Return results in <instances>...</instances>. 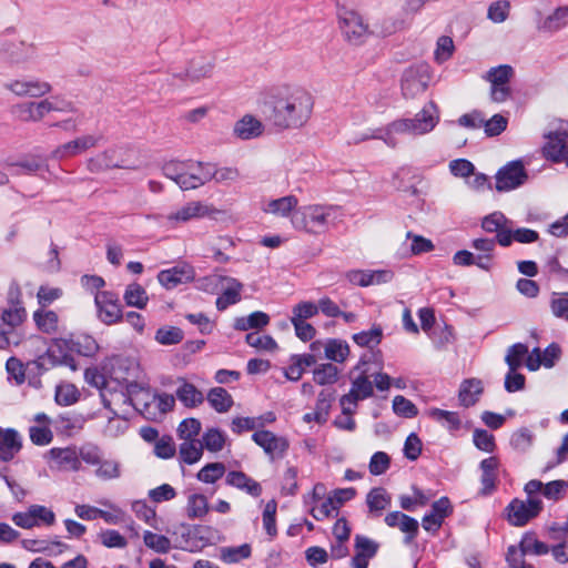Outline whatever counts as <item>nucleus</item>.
I'll return each mask as SVG.
<instances>
[{
    "mask_svg": "<svg viewBox=\"0 0 568 568\" xmlns=\"http://www.w3.org/2000/svg\"><path fill=\"white\" fill-rule=\"evenodd\" d=\"M121 388L120 393L114 390V395L119 397L124 404L132 405L136 410H139L146 418H152L155 416V413L151 410V392L150 388L144 387L141 384L135 382L124 381L123 383H119Z\"/></svg>",
    "mask_w": 568,
    "mask_h": 568,
    "instance_id": "0eeeda50",
    "label": "nucleus"
},
{
    "mask_svg": "<svg viewBox=\"0 0 568 568\" xmlns=\"http://www.w3.org/2000/svg\"><path fill=\"white\" fill-rule=\"evenodd\" d=\"M252 548L248 544L221 549V559L226 564H236L251 557Z\"/></svg>",
    "mask_w": 568,
    "mask_h": 568,
    "instance_id": "4d7b16f0",
    "label": "nucleus"
},
{
    "mask_svg": "<svg viewBox=\"0 0 568 568\" xmlns=\"http://www.w3.org/2000/svg\"><path fill=\"white\" fill-rule=\"evenodd\" d=\"M264 108L267 120L276 129H301L312 116L314 98L304 88L281 85L268 92Z\"/></svg>",
    "mask_w": 568,
    "mask_h": 568,
    "instance_id": "f257e3e1",
    "label": "nucleus"
},
{
    "mask_svg": "<svg viewBox=\"0 0 568 568\" xmlns=\"http://www.w3.org/2000/svg\"><path fill=\"white\" fill-rule=\"evenodd\" d=\"M100 504L108 509H100L99 518L103 519L109 525H119L124 521L125 511L118 505L108 499L101 500Z\"/></svg>",
    "mask_w": 568,
    "mask_h": 568,
    "instance_id": "052dcab7",
    "label": "nucleus"
},
{
    "mask_svg": "<svg viewBox=\"0 0 568 568\" xmlns=\"http://www.w3.org/2000/svg\"><path fill=\"white\" fill-rule=\"evenodd\" d=\"M220 211L215 209L213 205H209L201 201H191L171 212L165 216L168 223L172 226H175L181 223H186L194 219H203L206 216H214L219 214Z\"/></svg>",
    "mask_w": 568,
    "mask_h": 568,
    "instance_id": "dca6fc26",
    "label": "nucleus"
},
{
    "mask_svg": "<svg viewBox=\"0 0 568 568\" xmlns=\"http://www.w3.org/2000/svg\"><path fill=\"white\" fill-rule=\"evenodd\" d=\"M338 18L339 28L349 43L358 45L366 41L369 36L368 26L364 23L363 18L357 12L343 10Z\"/></svg>",
    "mask_w": 568,
    "mask_h": 568,
    "instance_id": "4468645a",
    "label": "nucleus"
},
{
    "mask_svg": "<svg viewBox=\"0 0 568 568\" xmlns=\"http://www.w3.org/2000/svg\"><path fill=\"white\" fill-rule=\"evenodd\" d=\"M211 285L221 286L222 294L216 298V308L225 311L229 306L234 305L241 301V292L243 284L231 276L213 274L205 278Z\"/></svg>",
    "mask_w": 568,
    "mask_h": 568,
    "instance_id": "ddd939ff",
    "label": "nucleus"
},
{
    "mask_svg": "<svg viewBox=\"0 0 568 568\" xmlns=\"http://www.w3.org/2000/svg\"><path fill=\"white\" fill-rule=\"evenodd\" d=\"M298 200L295 195H286L280 199L271 200L263 207L265 213L274 214L281 217L292 216L297 210Z\"/></svg>",
    "mask_w": 568,
    "mask_h": 568,
    "instance_id": "c9c22d12",
    "label": "nucleus"
},
{
    "mask_svg": "<svg viewBox=\"0 0 568 568\" xmlns=\"http://www.w3.org/2000/svg\"><path fill=\"white\" fill-rule=\"evenodd\" d=\"M495 187L498 192H509L521 186L528 179L521 161L516 160L500 168L496 173Z\"/></svg>",
    "mask_w": 568,
    "mask_h": 568,
    "instance_id": "2eb2a0df",
    "label": "nucleus"
},
{
    "mask_svg": "<svg viewBox=\"0 0 568 568\" xmlns=\"http://www.w3.org/2000/svg\"><path fill=\"white\" fill-rule=\"evenodd\" d=\"M515 71L508 64H500L488 70L485 79L490 83V98L494 102H505L511 94L509 82Z\"/></svg>",
    "mask_w": 568,
    "mask_h": 568,
    "instance_id": "9b49d317",
    "label": "nucleus"
},
{
    "mask_svg": "<svg viewBox=\"0 0 568 568\" xmlns=\"http://www.w3.org/2000/svg\"><path fill=\"white\" fill-rule=\"evenodd\" d=\"M566 27H568V6L557 8L537 23L539 31L548 33H555Z\"/></svg>",
    "mask_w": 568,
    "mask_h": 568,
    "instance_id": "f704fd0d",
    "label": "nucleus"
},
{
    "mask_svg": "<svg viewBox=\"0 0 568 568\" xmlns=\"http://www.w3.org/2000/svg\"><path fill=\"white\" fill-rule=\"evenodd\" d=\"M101 136L94 134H83L71 141L57 146L50 154L51 159L64 160L80 155L98 145Z\"/></svg>",
    "mask_w": 568,
    "mask_h": 568,
    "instance_id": "a211bd4d",
    "label": "nucleus"
},
{
    "mask_svg": "<svg viewBox=\"0 0 568 568\" xmlns=\"http://www.w3.org/2000/svg\"><path fill=\"white\" fill-rule=\"evenodd\" d=\"M392 496L383 487H374L366 495V505L369 513L376 516L381 515L383 510L389 507Z\"/></svg>",
    "mask_w": 568,
    "mask_h": 568,
    "instance_id": "ea45409f",
    "label": "nucleus"
},
{
    "mask_svg": "<svg viewBox=\"0 0 568 568\" xmlns=\"http://www.w3.org/2000/svg\"><path fill=\"white\" fill-rule=\"evenodd\" d=\"M225 481L229 486L243 490L252 497H258L262 494L261 484L243 471H229Z\"/></svg>",
    "mask_w": 568,
    "mask_h": 568,
    "instance_id": "72a5a7b5",
    "label": "nucleus"
},
{
    "mask_svg": "<svg viewBox=\"0 0 568 568\" xmlns=\"http://www.w3.org/2000/svg\"><path fill=\"white\" fill-rule=\"evenodd\" d=\"M270 323V316L261 311L251 313L247 316L237 317L234 321V328L237 331H248L253 328H263Z\"/></svg>",
    "mask_w": 568,
    "mask_h": 568,
    "instance_id": "a18cd8bd",
    "label": "nucleus"
},
{
    "mask_svg": "<svg viewBox=\"0 0 568 568\" xmlns=\"http://www.w3.org/2000/svg\"><path fill=\"white\" fill-rule=\"evenodd\" d=\"M454 511L453 505L448 497H440L434 501L430 507V511L425 514L422 519L423 528L432 534L436 535L443 526L445 519L449 517Z\"/></svg>",
    "mask_w": 568,
    "mask_h": 568,
    "instance_id": "aec40b11",
    "label": "nucleus"
},
{
    "mask_svg": "<svg viewBox=\"0 0 568 568\" xmlns=\"http://www.w3.org/2000/svg\"><path fill=\"white\" fill-rule=\"evenodd\" d=\"M385 524L390 528H398L405 534L404 542L409 545L417 537L419 524L417 519L402 513L390 511L385 516Z\"/></svg>",
    "mask_w": 568,
    "mask_h": 568,
    "instance_id": "b1692460",
    "label": "nucleus"
},
{
    "mask_svg": "<svg viewBox=\"0 0 568 568\" xmlns=\"http://www.w3.org/2000/svg\"><path fill=\"white\" fill-rule=\"evenodd\" d=\"M206 530H209V528L202 526L186 528V532L182 535L184 540L181 541L178 547L189 551H194L201 548L202 546H204V544L209 541L207 538H204L202 536V532Z\"/></svg>",
    "mask_w": 568,
    "mask_h": 568,
    "instance_id": "37998d69",
    "label": "nucleus"
},
{
    "mask_svg": "<svg viewBox=\"0 0 568 568\" xmlns=\"http://www.w3.org/2000/svg\"><path fill=\"white\" fill-rule=\"evenodd\" d=\"M32 318L40 332L49 335L58 332L59 316L54 311L39 308L33 312Z\"/></svg>",
    "mask_w": 568,
    "mask_h": 568,
    "instance_id": "58836bf2",
    "label": "nucleus"
},
{
    "mask_svg": "<svg viewBox=\"0 0 568 568\" xmlns=\"http://www.w3.org/2000/svg\"><path fill=\"white\" fill-rule=\"evenodd\" d=\"M176 399L186 407L195 408L202 405L205 400L204 394L192 383L184 378L179 379V386L175 390Z\"/></svg>",
    "mask_w": 568,
    "mask_h": 568,
    "instance_id": "c756f323",
    "label": "nucleus"
},
{
    "mask_svg": "<svg viewBox=\"0 0 568 568\" xmlns=\"http://www.w3.org/2000/svg\"><path fill=\"white\" fill-rule=\"evenodd\" d=\"M4 89L18 98L40 99L51 93L52 85L39 78L21 77L6 82Z\"/></svg>",
    "mask_w": 568,
    "mask_h": 568,
    "instance_id": "1a4fd4ad",
    "label": "nucleus"
},
{
    "mask_svg": "<svg viewBox=\"0 0 568 568\" xmlns=\"http://www.w3.org/2000/svg\"><path fill=\"white\" fill-rule=\"evenodd\" d=\"M383 337V331L379 326H373L368 331H362L353 335V341L362 347H374L378 345Z\"/></svg>",
    "mask_w": 568,
    "mask_h": 568,
    "instance_id": "680f3d73",
    "label": "nucleus"
},
{
    "mask_svg": "<svg viewBox=\"0 0 568 568\" xmlns=\"http://www.w3.org/2000/svg\"><path fill=\"white\" fill-rule=\"evenodd\" d=\"M519 544L526 555L541 556L549 552V546L538 540L534 531L525 532Z\"/></svg>",
    "mask_w": 568,
    "mask_h": 568,
    "instance_id": "864d4df0",
    "label": "nucleus"
},
{
    "mask_svg": "<svg viewBox=\"0 0 568 568\" xmlns=\"http://www.w3.org/2000/svg\"><path fill=\"white\" fill-rule=\"evenodd\" d=\"M499 466L500 462L496 456L487 457L479 463V469L481 473V488L479 490V494L481 496H490L496 490Z\"/></svg>",
    "mask_w": 568,
    "mask_h": 568,
    "instance_id": "393cba45",
    "label": "nucleus"
},
{
    "mask_svg": "<svg viewBox=\"0 0 568 568\" xmlns=\"http://www.w3.org/2000/svg\"><path fill=\"white\" fill-rule=\"evenodd\" d=\"M201 427V422L197 418H185L179 424L178 436L183 440H197Z\"/></svg>",
    "mask_w": 568,
    "mask_h": 568,
    "instance_id": "69168bd1",
    "label": "nucleus"
},
{
    "mask_svg": "<svg viewBox=\"0 0 568 568\" xmlns=\"http://www.w3.org/2000/svg\"><path fill=\"white\" fill-rule=\"evenodd\" d=\"M310 513L314 519L325 520L337 514V506L334 503V498L331 496L327 498H320L318 503L311 506Z\"/></svg>",
    "mask_w": 568,
    "mask_h": 568,
    "instance_id": "5fc2aeb1",
    "label": "nucleus"
},
{
    "mask_svg": "<svg viewBox=\"0 0 568 568\" xmlns=\"http://www.w3.org/2000/svg\"><path fill=\"white\" fill-rule=\"evenodd\" d=\"M70 344L73 353L87 357L93 356L99 349V345L95 339L89 335H80L77 338L70 339Z\"/></svg>",
    "mask_w": 568,
    "mask_h": 568,
    "instance_id": "13d9d810",
    "label": "nucleus"
},
{
    "mask_svg": "<svg viewBox=\"0 0 568 568\" xmlns=\"http://www.w3.org/2000/svg\"><path fill=\"white\" fill-rule=\"evenodd\" d=\"M225 440V434L221 429L212 427L204 432L202 435V440L200 442L203 445V448L212 453H217L223 449Z\"/></svg>",
    "mask_w": 568,
    "mask_h": 568,
    "instance_id": "603ef678",
    "label": "nucleus"
},
{
    "mask_svg": "<svg viewBox=\"0 0 568 568\" xmlns=\"http://www.w3.org/2000/svg\"><path fill=\"white\" fill-rule=\"evenodd\" d=\"M325 357L336 363H343L349 355V346L342 339L331 338L325 345Z\"/></svg>",
    "mask_w": 568,
    "mask_h": 568,
    "instance_id": "3c124183",
    "label": "nucleus"
},
{
    "mask_svg": "<svg viewBox=\"0 0 568 568\" xmlns=\"http://www.w3.org/2000/svg\"><path fill=\"white\" fill-rule=\"evenodd\" d=\"M143 541L145 546L159 554H166L171 549V540L164 536L152 531H144Z\"/></svg>",
    "mask_w": 568,
    "mask_h": 568,
    "instance_id": "e2e57ef3",
    "label": "nucleus"
},
{
    "mask_svg": "<svg viewBox=\"0 0 568 568\" xmlns=\"http://www.w3.org/2000/svg\"><path fill=\"white\" fill-rule=\"evenodd\" d=\"M43 163L37 159H26L16 163L7 164V175L32 174L40 171Z\"/></svg>",
    "mask_w": 568,
    "mask_h": 568,
    "instance_id": "6e6d98bb",
    "label": "nucleus"
},
{
    "mask_svg": "<svg viewBox=\"0 0 568 568\" xmlns=\"http://www.w3.org/2000/svg\"><path fill=\"white\" fill-rule=\"evenodd\" d=\"M440 119L439 109L434 101L427 102L414 118L398 119L388 123V133L385 134V144L396 148L397 134L424 135L432 132Z\"/></svg>",
    "mask_w": 568,
    "mask_h": 568,
    "instance_id": "7ed1b4c3",
    "label": "nucleus"
},
{
    "mask_svg": "<svg viewBox=\"0 0 568 568\" xmlns=\"http://www.w3.org/2000/svg\"><path fill=\"white\" fill-rule=\"evenodd\" d=\"M6 52L12 63H26L32 60L36 57L37 50L36 47L31 43H26L23 41H18L11 43Z\"/></svg>",
    "mask_w": 568,
    "mask_h": 568,
    "instance_id": "a19ab883",
    "label": "nucleus"
},
{
    "mask_svg": "<svg viewBox=\"0 0 568 568\" xmlns=\"http://www.w3.org/2000/svg\"><path fill=\"white\" fill-rule=\"evenodd\" d=\"M378 548L377 541L364 535H356L354 538L355 555L352 558L353 567L367 568L369 560L375 557Z\"/></svg>",
    "mask_w": 568,
    "mask_h": 568,
    "instance_id": "a878e982",
    "label": "nucleus"
},
{
    "mask_svg": "<svg viewBox=\"0 0 568 568\" xmlns=\"http://www.w3.org/2000/svg\"><path fill=\"white\" fill-rule=\"evenodd\" d=\"M94 303L98 317L106 325L118 323L122 318V310L118 296L108 291L97 292Z\"/></svg>",
    "mask_w": 568,
    "mask_h": 568,
    "instance_id": "f3484780",
    "label": "nucleus"
},
{
    "mask_svg": "<svg viewBox=\"0 0 568 568\" xmlns=\"http://www.w3.org/2000/svg\"><path fill=\"white\" fill-rule=\"evenodd\" d=\"M428 75L424 67H410L402 77V92L407 99H414L424 93L428 85Z\"/></svg>",
    "mask_w": 568,
    "mask_h": 568,
    "instance_id": "4be33fe9",
    "label": "nucleus"
},
{
    "mask_svg": "<svg viewBox=\"0 0 568 568\" xmlns=\"http://www.w3.org/2000/svg\"><path fill=\"white\" fill-rule=\"evenodd\" d=\"M52 470L79 471L82 468L81 447H53L44 456Z\"/></svg>",
    "mask_w": 568,
    "mask_h": 568,
    "instance_id": "6e6552de",
    "label": "nucleus"
},
{
    "mask_svg": "<svg viewBox=\"0 0 568 568\" xmlns=\"http://www.w3.org/2000/svg\"><path fill=\"white\" fill-rule=\"evenodd\" d=\"M214 165L203 162H194L193 165L189 166L187 179L183 182L185 191L197 189L205 183L213 180Z\"/></svg>",
    "mask_w": 568,
    "mask_h": 568,
    "instance_id": "c85d7f7f",
    "label": "nucleus"
},
{
    "mask_svg": "<svg viewBox=\"0 0 568 568\" xmlns=\"http://www.w3.org/2000/svg\"><path fill=\"white\" fill-rule=\"evenodd\" d=\"M542 154L552 163H565L568 168V141L559 143L556 142H546L542 148Z\"/></svg>",
    "mask_w": 568,
    "mask_h": 568,
    "instance_id": "49530a36",
    "label": "nucleus"
},
{
    "mask_svg": "<svg viewBox=\"0 0 568 568\" xmlns=\"http://www.w3.org/2000/svg\"><path fill=\"white\" fill-rule=\"evenodd\" d=\"M338 369L331 363L321 364L313 372L314 382L318 385H328L337 381Z\"/></svg>",
    "mask_w": 568,
    "mask_h": 568,
    "instance_id": "0e129e2a",
    "label": "nucleus"
},
{
    "mask_svg": "<svg viewBox=\"0 0 568 568\" xmlns=\"http://www.w3.org/2000/svg\"><path fill=\"white\" fill-rule=\"evenodd\" d=\"M123 300L128 306L142 310L146 306L149 296L139 283H131L124 291Z\"/></svg>",
    "mask_w": 568,
    "mask_h": 568,
    "instance_id": "de8ad7c7",
    "label": "nucleus"
},
{
    "mask_svg": "<svg viewBox=\"0 0 568 568\" xmlns=\"http://www.w3.org/2000/svg\"><path fill=\"white\" fill-rule=\"evenodd\" d=\"M373 395L374 385L369 381L368 375L365 372H362L358 376L352 379L349 392L341 397L339 405L342 407V412L355 413L357 403L367 399Z\"/></svg>",
    "mask_w": 568,
    "mask_h": 568,
    "instance_id": "f8f14e48",
    "label": "nucleus"
},
{
    "mask_svg": "<svg viewBox=\"0 0 568 568\" xmlns=\"http://www.w3.org/2000/svg\"><path fill=\"white\" fill-rule=\"evenodd\" d=\"M27 318V311L21 301L13 302L8 308H4L0 315V329L7 335H13L18 338V345L22 342L23 336L19 332V327Z\"/></svg>",
    "mask_w": 568,
    "mask_h": 568,
    "instance_id": "6ab92c4d",
    "label": "nucleus"
},
{
    "mask_svg": "<svg viewBox=\"0 0 568 568\" xmlns=\"http://www.w3.org/2000/svg\"><path fill=\"white\" fill-rule=\"evenodd\" d=\"M252 439L271 459L282 458L290 447L285 437L277 436L271 430H257L252 435Z\"/></svg>",
    "mask_w": 568,
    "mask_h": 568,
    "instance_id": "412c9836",
    "label": "nucleus"
},
{
    "mask_svg": "<svg viewBox=\"0 0 568 568\" xmlns=\"http://www.w3.org/2000/svg\"><path fill=\"white\" fill-rule=\"evenodd\" d=\"M194 270L190 265H178L162 270L158 274L159 283L166 290L175 288L178 285L193 281Z\"/></svg>",
    "mask_w": 568,
    "mask_h": 568,
    "instance_id": "bb28decb",
    "label": "nucleus"
},
{
    "mask_svg": "<svg viewBox=\"0 0 568 568\" xmlns=\"http://www.w3.org/2000/svg\"><path fill=\"white\" fill-rule=\"evenodd\" d=\"M81 459L94 467V476L102 481H111L121 478L122 464L116 458H105L102 449L94 444L81 446Z\"/></svg>",
    "mask_w": 568,
    "mask_h": 568,
    "instance_id": "39448f33",
    "label": "nucleus"
},
{
    "mask_svg": "<svg viewBox=\"0 0 568 568\" xmlns=\"http://www.w3.org/2000/svg\"><path fill=\"white\" fill-rule=\"evenodd\" d=\"M72 353L70 339L58 338L52 342L44 354L34 359V365L43 371H48L57 365H63L72 371H77L78 365Z\"/></svg>",
    "mask_w": 568,
    "mask_h": 568,
    "instance_id": "423d86ee",
    "label": "nucleus"
},
{
    "mask_svg": "<svg viewBox=\"0 0 568 568\" xmlns=\"http://www.w3.org/2000/svg\"><path fill=\"white\" fill-rule=\"evenodd\" d=\"M511 220L503 212L495 211L483 217L480 226L486 233H495L494 240L503 247L509 246V227Z\"/></svg>",
    "mask_w": 568,
    "mask_h": 568,
    "instance_id": "5701e85b",
    "label": "nucleus"
},
{
    "mask_svg": "<svg viewBox=\"0 0 568 568\" xmlns=\"http://www.w3.org/2000/svg\"><path fill=\"white\" fill-rule=\"evenodd\" d=\"M193 165V161H169L162 166V173L165 178L174 181L182 190L185 191L184 181L187 179L189 166Z\"/></svg>",
    "mask_w": 568,
    "mask_h": 568,
    "instance_id": "e433bc0d",
    "label": "nucleus"
},
{
    "mask_svg": "<svg viewBox=\"0 0 568 568\" xmlns=\"http://www.w3.org/2000/svg\"><path fill=\"white\" fill-rule=\"evenodd\" d=\"M51 112L75 114L78 109L72 101L59 97L20 102L11 108V113L24 123L40 122Z\"/></svg>",
    "mask_w": 568,
    "mask_h": 568,
    "instance_id": "20e7f679",
    "label": "nucleus"
},
{
    "mask_svg": "<svg viewBox=\"0 0 568 568\" xmlns=\"http://www.w3.org/2000/svg\"><path fill=\"white\" fill-rule=\"evenodd\" d=\"M210 510L209 500L202 494H191L187 497L185 514L189 519H202Z\"/></svg>",
    "mask_w": 568,
    "mask_h": 568,
    "instance_id": "79ce46f5",
    "label": "nucleus"
},
{
    "mask_svg": "<svg viewBox=\"0 0 568 568\" xmlns=\"http://www.w3.org/2000/svg\"><path fill=\"white\" fill-rule=\"evenodd\" d=\"M22 448V438L13 428L0 427V463L11 462Z\"/></svg>",
    "mask_w": 568,
    "mask_h": 568,
    "instance_id": "cd10ccee",
    "label": "nucleus"
},
{
    "mask_svg": "<svg viewBox=\"0 0 568 568\" xmlns=\"http://www.w3.org/2000/svg\"><path fill=\"white\" fill-rule=\"evenodd\" d=\"M203 455V445L200 440H183L179 447V457L181 462L192 465L201 459Z\"/></svg>",
    "mask_w": 568,
    "mask_h": 568,
    "instance_id": "8fccbe9b",
    "label": "nucleus"
},
{
    "mask_svg": "<svg viewBox=\"0 0 568 568\" xmlns=\"http://www.w3.org/2000/svg\"><path fill=\"white\" fill-rule=\"evenodd\" d=\"M183 337V331L175 326L161 327L155 333V341L161 345L179 344Z\"/></svg>",
    "mask_w": 568,
    "mask_h": 568,
    "instance_id": "338daca9",
    "label": "nucleus"
},
{
    "mask_svg": "<svg viewBox=\"0 0 568 568\" xmlns=\"http://www.w3.org/2000/svg\"><path fill=\"white\" fill-rule=\"evenodd\" d=\"M342 206L329 203H312L300 206L291 216L293 229L310 235H321L343 222Z\"/></svg>",
    "mask_w": 568,
    "mask_h": 568,
    "instance_id": "f03ea898",
    "label": "nucleus"
},
{
    "mask_svg": "<svg viewBox=\"0 0 568 568\" xmlns=\"http://www.w3.org/2000/svg\"><path fill=\"white\" fill-rule=\"evenodd\" d=\"M484 393V384L478 378L463 381L458 390L459 405L463 407L474 406Z\"/></svg>",
    "mask_w": 568,
    "mask_h": 568,
    "instance_id": "2f4dec72",
    "label": "nucleus"
},
{
    "mask_svg": "<svg viewBox=\"0 0 568 568\" xmlns=\"http://www.w3.org/2000/svg\"><path fill=\"white\" fill-rule=\"evenodd\" d=\"M209 405L219 414L227 413L233 404L232 395L223 387H213L206 394Z\"/></svg>",
    "mask_w": 568,
    "mask_h": 568,
    "instance_id": "4c0bfd02",
    "label": "nucleus"
},
{
    "mask_svg": "<svg viewBox=\"0 0 568 568\" xmlns=\"http://www.w3.org/2000/svg\"><path fill=\"white\" fill-rule=\"evenodd\" d=\"M550 310L555 317L568 321V293H552Z\"/></svg>",
    "mask_w": 568,
    "mask_h": 568,
    "instance_id": "774afa93",
    "label": "nucleus"
},
{
    "mask_svg": "<svg viewBox=\"0 0 568 568\" xmlns=\"http://www.w3.org/2000/svg\"><path fill=\"white\" fill-rule=\"evenodd\" d=\"M84 377L88 384L101 389V396L105 407H109L110 400L106 399V392L115 389L112 387V381L106 377L95 367L85 369Z\"/></svg>",
    "mask_w": 568,
    "mask_h": 568,
    "instance_id": "c03bdc74",
    "label": "nucleus"
},
{
    "mask_svg": "<svg viewBox=\"0 0 568 568\" xmlns=\"http://www.w3.org/2000/svg\"><path fill=\"white\" fill-rule=\"evenodd\" d=\"M428 416L437 423L442 424L449 432H456L462 426V420L458 413L456 412L444 410L440 408H430L428 410Z\"/></svg>",
    "mask_w": 568,
    "mask_h": 568,
    "instance_id": "09e8293b",
    "label": "nucleus"
},
{
    "mask_svg": "<svg viewBox=\"0 0 568 568\" xmlns=\"http://www.w3.org/2000/svg\"><path fill=\"white\" fill-rule=\"evenodd\" d=\"M542 508L544 505L540 498H527V500L515 498L506 507L507 520L515 527H523L529 520L536 518Z\"/></svg>",
    "mask_w": 568,
    "mask_h": 568,
    "instance_id": "9d476101",
    "label": "nucleus"
},
{
    "mask_svg": "<svg viewBox=\"0 0 568 568\" xmlns=\"http://www.w3.org/2000/svg\"><path fill=\"white\" fill-rule=\"evenodd\" d=\"M213 64L205 60H194L185 72L176 73L173 80H180L183 84H192L211 75Z\"/></svg>",
    "mask_w": 568,
    "mask_h": 568,
    "instance_id": "7c9ffc66",
    "label": "nucleus"
},
{
    "mask_svg": "<svg viewBox=\"0 0 568 568\" xmlns=\"http://www.w3.org/2000/svg\"><path fill=\"white\" fill-rule=\"evenodd\" d=\"M264 131L263 123L251 114L244 115L236 121L233 133L241 140H252L262 135Z\"/></svg>",
    "mask_w": 568,
    "mask_h": 568,
    "instance_id": "473e14b6",
    "label": "nucleus"
},
{
    "mask_svg": "<svg viewBox=\"0 0 568 568\" xmlns=\"http://www.w3.org/2000/svg\"><path fill=\"white\" fill-rule=\"evenodd\" d=\"M528 354V346L523 343L511 345L506 354L505 362L511 371H518L523 366L524 358Z\"/></svg>",
    "mask_w": 568,
    "mask_h": 568,
    "instance_id": "bf43d9fd",
    "label": "nucleus"
}]
</instances>
